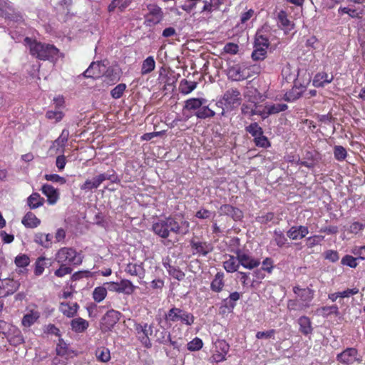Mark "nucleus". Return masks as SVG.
I'll list each match as a JSON object with an SVG mask.
<instances>
[{"instance_id":"1","label":"nucleus","mask_w":365,"mask_h":365,"mask_svg":"<svg viewBox=\"0 0 365 365\" xmlns=\"http://www.w3.org/2000/svg\"><path fill=\"white\" fill-rule=\"evenodd\" d=\"M152 230L158 236L166 239L170 233L184 236L189 232L190 222L183 217L169 216L153 222Z\"/></svg>"},{"instance_id":"2","label":"nucleus","mask_w":365,"mask_h":365,"mask_svg":"<svg viewBox=\"0 0 365 365\" xmlns=\"http://www.w3.org/2000/svg\"><path fill=\"white\" fill-rule=\"evenodd\" d=\"M24 42L30 53L39 60L55 61L59 57V51L53 45L38 42L29 37L24 38Z\"/></svg>"},{"instance_id":"3","label":"nucleus","mask_w":365,"mask_h":365,"mask_svg":"<svg viewBox=\"0 0 365 365\" xmlns=\"http://www.w3.org/2000/svg\"><path fill=\"white\" fill-rule=\"evenodd\" d=\"M165 320L170 325L180 323L186 326L194 324L195 317L185 309L173 307L165 314Z\"/></svg>"},{"instance_id":"4","label":"nucleus","mask_w":365,"mask_h":365,"mask_svg":"<svg viewBox=\"0 0 365 365\" xmlns=\"http://www.w3.org/2000/svg\"><path fill=\"white\" fill-rule=\"evenodd\" d=\"M55 260L60 264L79 265L82 262V257L73 248L63 247L56 254Z\"/></svg>"},{"instance_id":"5","label":"nucleus","mask_w":365,"mask_h":365,"mask_svg":"<svg viewBox=\"0 0 365 365\" xmlns=\"http://www.w3.org/2000/svg\"><path fill=\"white\" fill-rule=\"evenodd\" d=\"M105 180H110L112 182H115L118 180V177L113 170L101 173L93 178L92 180H86L85 182L80 186V188L85 191L98 188Z\"/></svg>"},{"instance_id":"6","label":"nucleus","mask_w":365,"mask_h":365,"mask_svg":"<svg viewBox=\"0 0 365 365\" xmlns=\"http://www.w3.org/2000/svg\"><path fill=\"white\" fill-rule=\"evenodd\" d=\"M259 73V68L255 66H235L231 67L228 71V76L233 81H240L250 77L251 73Z\"/></svg>"},{"instance_id":"7","label":"nucleus","mask_w":365,"mask_h":365,"mask_svg":"<svg viewBox=\"0 0 365 365\" xmlns=\"http://www.w3.org/2000/svg\"><path fill=\"white\" fill-rule=\"evenodd\" d=\"M148 12L145 15L144 24L151 27L160 23L164 17L163 11L160 7L154 4L147 5Z\"/></svg>"},{"instance_id":"8","label":"nucleus","mask_w":365,"mask_h":365,"mask_svg":"<svg viewBox=\"0 0 365 365\" xmlns=\"http://www.w3.org/2000/svg\"><path fill=\"white\" fill-rule=\"evenodd\" d=\"M233 252L237 256L240 265L246 269H252L260 264V260L253 257L248 250L237 248Z\"/></svg>"},{"instance_id":"9","label":"nucleus","mask_w":365,"mask_h":365,"mask_svg":"<svg viewBox=\"0 0 365 365\" xmlns=\"http://www.w3.org/2000/svg\"><path fill=\"white\" fill-rule=\"evenodd\" d=\"M268 47V38L262 35H257L254 44V51L252 53V59L255 61L263 60L266 56Z\"/></svg>"},{"instance_id":"10","label":"nucleus","mask_w":365,"mask_h":365,"mask_svg":"<svg viewBox=\"0 0 365 365\" xmlns=\"http://www.w3.org/2000/svg\"><path fill=\"white\" fill-rule=\"evenodd\" d=\"M135 329L138 339L146 348H150L152 344L149 339V335L153 333V326L147 323H140L135 324Z\"/></svg>"},{"instance_id":"11","label":"nucleus","mask_w":365,"mask_h":365,"mask_svg":"<svg viewBox=\"0 0 365 365\" xmlns=\"http://www.w3.org/2000/svg\"><path fill=\"white\" fill-rule=\"evenodd\" d=\"M230 349L229 344L224 339H217L214 343L212 358L216 362H221L225 360L226 355Z\"/></svg>"},{"instance_id":"12","label":"nucleus","mask_w":365,"mask_h":365,"mask_svg":"<svg viewBox=\"0 0 365 365\" xmlns=\"http://www.w3.org/2000/svg\"><path fill=\"white\" fill-rule=\"evenodd\" d=\"M3 334L12 346H16L24 342L21 330L14 325L10 324L6 331H4Z\"/></svg>"},{"instance_id":"13","label":"nucleus","mask_w":365,"mask_h":365,"mask_svg":"<svg viewBox=\"0 0 365 365\" xmlns=\"http://www.w3.org/2000/svg\"><path fill=\"white\" fill-rule=\"evenodd\" d=\"M293 292L306 309L310 307L311 302L314 298L312 289L309 288L302 289L299 286H295L293 287Z\"/></svg>"},{"instance_id":"14","label":"nucleus","mask_w":365,"mask_h":365,"mask_svg":"<svg viewBox=\"0 0 365 365\" xmlns=\"http://www.w3.org/2000/svg\"><path fill=\"white\" fill-rule=\"evenodd\" d=\"M225 105L232 108L241 103V93L237 88H231L225 91L222 97Z\"/></svg>"},{"instance_id":"15","label":"nucleus","mask_w":365,"mask_h":365,"mask_svg":"<svg viewBox=\"0 0 365 365\" xmlns=\"http://www.w3.org/2000/svg\"><path fill=\"white\" fill-rule=\"evenodd\" d=\"M288 108L285 103H266L259 115L263 118H267L269 115L277 114L282 111H284Z\"/></svg>"},{"instance_id":"16","label":"nucleus","mask_w":365,"mask_h":365,"mask_svg":"<svg viewBox=\"0 0 365 365\" xmlns=\"http://www.w3.org/2000/svg\"><path fill=\"white\" fill-rule=\"evenodd\" d=\"M106 72V66L100 62H93L84 71L83 76L86 78H98Z\"/></svg>"},{"instance_id":"17","label":"nucleus","mask_w":365,"mask_h":365,"mask_svg":"<svg viewBox=\"0 0 365 365\" xmlns=\"http://www.w3.org/2000/svg\"><path fill=\"white\" fill-rule=\"evenodd\" d=\"M309 233V228L304 225L292 226L287 231V236L292 240H298L305 237Z\"/></svg>"},{"instance_id":"18","label":"nucleus","mask_w":365,"mask_h":365,"mask_svg":"<svg viewBox=\"0 0 365 365\" xmlns=\"http://www.w3.org/2000/svg\"><path fill=\"white\" fill-rule=\"evenodd\" d=\"M41 190L46 196L48 204L54 205L57 202L59 198V192L53 186L49 184H44Z\"/></svg>"},{"instance_id":"19","label":"nucleus","mask_w":365,"mask_h":365,"mask_svg":"<svg viewBox=\"0 0 365 365\" xmlns=\"http://www.w3.org/2000/svg\"><path fill=\"white\" fill-rule=\"evenodd\" d=\"M357 359V350L354 348H347L337 355V360L343 364H353Z\"/></svg>"},{"instance_id":"20","label":"nucleus","mask_w":365,"mask_h":365,"mask_svg":"<svg viewBox=\"0 0 365 365\" xmlns=\"http://www.w3.org/2000/svg\"><path fill=\"white\" fill-rule=\"evenodd\" d=\"M219 212L221 215L230 216L235 220H240L242 217V213L238 208L228 204L222 205L220 207Z\"/></svg>"},{"instance_id":"21","label":"nucleus","mask_w":365,"mask_h":365,"mask_svg":"<svg viewBox=\"0 0 365 365\" xmlns=\"http://www.w3.org/2000/svg\"><path fill=\"white\" fill-rule=\"evenodd\" d=\"M277 23L279 26L285 32H288L294 29V23L288 18L287 14L284 11H280L278 13Z\"/></svg>"},{"instance_id":"22","label":"nucleus","mask_w":365,"mask_h":365,"mask_svg":"<svg viewBox=\"0 0 365 365\" xmlns=\"http://www.w3.org/2000/svg\"><path fill=\"white\" fill-rule=\"evenodd\" d=\"M191 247L194 250V254L197 253L202 256H206L212 250V245L206 242L192 241Z\"/></svg>"},{"instance_id":"23","label":"nucleus","mask_w":365,"mask_h":365,"mask_svg":"<svg viewBox=\"0 0 365 365\" xmlns=\"http://www.w3.org/2000/svg\"><path fill=\"white\" fill-rule=\"evenodd\" d=\"M125 272L131 276L138 277L140 279H143L145 276V269L142 263H128Z\"/></svg>"},{"instance_id":"24","label":"nucleus","mask_w":365,"mask_h":365,"mask_svg":"<svg viewBox=\"0 0 365 365\" xmlns=\"http://www.w3.org/2000/svg\"><path fill=\"white\" fill-rule=\"evenodd\" d=\"M271 243H274L279 248L289 247V243L284 232L279 229H275L273 232L272 240Z\"/></svg>"},{"instance_id":"25","label":"nucleus","mask_w":365,"mask_h":365,"mask_svg":"<svg viewBox=\"0 0 365 365\" xmlns=\"http://www.w3.org/2000/svg\"><path fill=\"white\" fill-rule=\"evenodd\" d=\"M297 323L299 326V331L302 334L308 336L312 334L313 327L311 319L308 317H300L297 320Z\"/></svg>"},{"instance_id":"26","label":"nucleus","mask_w":365,"mask_h":365,"mask_svg":"<svg viewBox=\"0 0 365 365\" xmlns=\"http://www.w3.org/2000/svg\"><path fill=\"white\" fill-rule=\"evenodd\" d=\"M333 78L334 77L332 75L329 76L325 72L318 73L315 75L312 84L317 88L324 87L325 85L331 83Z\"/></svg>"},{"instance_id":"27","label":"nucleus","mask_w":365,"mask_h":365,"mask_svg":"<svg viewBox=\"0 0 365 365\" xmlns=\"http://www.w3.org/2000/svg\"><path fill=\"white\" fill-rule=\"evenodd\" d=\"M132 2V0H113L108 6V12L118 10L120 12L125 11Z\"/></svg>"},{"instance_id":"28","label":"nucleus","mask_w":365,"mask_h":365,"mask_svg":"<svg viewBox=\"0 0 365 365\" xmlns=\"http://www.w3.org/2000/svg\"><path fill=\"white\" fill-rule=\"evenodd\" d=\"M207 100L205 98H192L185 102L184 109L187 110H198L200 107L205 105Z\"/></svg>"},{"instance_id":"29","label":"nucleus","mask_w":365,"mask_h":365,"mask_svg":"<svg viewBox=\"0 0 365 365\" xmlns=\"http://www.w3.org/2000/svg\"><path fill=\"white\" fill-rule=\"evenodd\" d=\"M78 308L79 306L76 302L71 304L61 302L59 307L60 311L68 317H73L76 314Z\"/></svg>"},{"instance_id":"30","label":"nucleus","mask_w":365,"mask_h":365,"mask_svg":"<svg viewBox=\"0 0 365 365\" xmlns=\"http://www.w3.org/2000/svg\"><path fill=\"white\" fill-rule=\"evenodd\" d=\"M240 262L237 256L228 255L227 259L223 262L224 269L230 273L237 271Z\"/></svg>"},{"instance_id":"31","label":"nucleus","mask_w":365,"mask_h":365,"mask_svg":"<svg viewBox=\"0 0 365 365\" xmlns=\"http://www.w3.org/2000/svg\"><path fill=\"white\" fill-rule=\"evenodd\" d=\"M120 315L119 312L110 309L106 312L103 320L108 327H113L119 321Z\"/></svg>"},{"instance_id":"32","label":"nucleus","mask_w":365,"mask_h":365,"mask_svg":"<svg viewBox=\"0 0 365 365\" xmlns=\"http://www.w3.org/2000/svg\"><path fill=\"white\" fill-rule=\"evenodd\" d=\"M225 286L224 273L217 272L210 284V289L215 292H220Z\"/></svg>"},{"instance_id":"33","label":"nucleus","mask_w":365,"mask_h":365,"mask_svg":"<svg viewBox=\"0 0 365 365\" xmlns=\"http://www.w3.org/2000/svg\"><path fill=\"white\" fill-rule=\"evenodd\" d=\"M39 317L40 313L38 311L31 310L22 318L21 324L25 327H30L39 319Z\"/></svg>"},{"instance_id":"34","label":"nucleus","mask_w":365,"mask_h":365,"mask_svg":"<svg viewBox=\"0 0 365 365\" xmlns=\"http://www.w3.org/2000/svg\"><path fill=\"white\" fill-rule=\"evenodd\" d=\"M22 224L29 228H35L38 227L41 220L31 212H27L21 220Z\"/></svg>"},{"instance_id":"35","label":"nucleus","mask_w":365,"mask_h":365,"mask_svg":"<svg viewBox=\"0 0 365 365\" xmlns=\"http://www.w3.org/2000/svg\"><path fill=\"white\" fill-rule=\"evenodd\" d=\"M197 86V82L182 79L179 83V91L183 95H187L192 92Z\"/></svg>"},{"instance_id":"36","label":"nucleus","mask_w":365,"mask_h":365,"mask_svg":"<svg viewBox=\"0 0 365 365\" xmlns=\"http://www.w3.org/2000/svg\"><path fill=\"white\" fill-rule=\"evenodd\" d=\"M88 322L86 319L78 317L71 321V326L75 332H83L88 327Z\"/></svg>"},{"instance_id":"37","label":"nucleus","mask_w":365,"mask_h":365,"mask_svg":"<svg viewBox=\"0 0 365 365\" xmlns=\"http://www.w3.org/2000/svg\"><path fill=\"white\" fill-rule=\"evenodd\" d=\"M44 199L42 197H41V195L38 192L32 193L27 198V204L29 207L32 210L36 209L42 206L44 203Z\"/></svg>"},{"instance_id":"38","label":"nucleus","mask_w":365,"mask_h":365,"mask_svg":"<svg viewBox=\"0 0 365 365\" xmlns=\"http://www.w3.org/2000/svg\"><path fill=\"white\" fill-rule=\"evenodd\" d=\"M204 5L202 8V12L212 13L219 9L220 6L224 2L221 0H204Z\"/></svg>"},{"instance_id":"39","label":"nucleus","mask_w":365,"mask_h":365,"mask_svg":"<svg viewBox=\"0 0 365 365\" xmlns=\"http://www.w3.org/2000/svg\"><path fill=\"white\" fill-rule=\"evenodd\" d=\"M69 137V131L67 129H63L60 136L53 142V145L51 148H56L57 150L59 148H63L67 143Z\"/></svg>"},{"instance_id":"40","label":"nucleus","mask_w":365,"mask_h":365,"mask_svg":"<svg viewBox=\"0 0 365 365\" xmlns=\"http://www.w3.org/2000/svg\"><path fill=\"white\" fill-rule=\"evenodd\" d=\"M155 68V61L153 56L147 57L142 63L141 74L146 75L154 71Z\"/></svg>"},{"instance_id":"41","label":"nucleus","mask_w":365,"mask_h":365,"mask_svg":"<svg viewBox=\"0 0 365 365\" xmlns=\"http://www.w3.org/2000/svg\"><path fill=\"white\" fill-rule=\"evenodd\" d=\"M163 265L166 270L168 271V274L174 279H176L179 281L182 280L184 279L185 274L179 268L172 266L167 262H164Z\"/></svg>"},{"instance_id":"42","label":"nucleus","mask_w":365,"mask_h":365,"mask_svg":"<svg viewBox=\"0 0 365 365\" xmlns=\"http://www.w3.org/2000/svg\"><path fill=\"white\" fill-rule=\"evenodd\" d=\"M48 261L49 259L44 257H40L36 259L34 269V274L36 276L41 275L45 269V267L51 265V263H49Z\"/></svg>"},{"instance_id":"43","label":"nucleus","mask_w":365,"mask_h":365,"mask_svg":"<svg viewBox=\"0 0 365 365\" xmlns=\"http://www.w3.org/2000/svg\"><path fill=\"white\" fill-rule=\"evenodd\" d=\"M119 293H123L129 295L134 292L137 287L133 285L130 280L122 279L119 282Z\"/></svg>"},{"instance_id":"44","label":"nucleus","mask_w":365,"mask_h":365,"mask_svg":"<svg viewBox=\"0 0 365 365\" xmlns=\"http://www.w3.org/2000/svg\"><path fill=\"white\" fill-rule=\"evenodd\" d=\"M302 92V88L294 87L284 94V100L287 102H293L301 97Z\"/></svg>"},{"instance_id":"45","label":"nucleus","mask_w":365,"mask_h":365,"mask_svg":"<svg viewBox=\"0 0 365 365\" xmlns=\"http://www.w3.org/2000/svg\"><path fill=\"white\" fill-rule=\"evenodd\" d=\"M241 294L237 292H232L229 297L223 300V304L228 309H233L236 305V302L240 299Z\"/></svg>"},{"instance_id":"46","label":"nucleus","mask_w":365,"mask_h":365,"mask_svg":"<svg viewBox=\"0 0 365 365\" xmlns=\"http://www.w3.org/2000/svg\"><path fill=\"white\" fill-rule=\"evenodd\" d=\"M319 315L327 317L331 314L338 315L339 314V308L336 305L324 306L317 309Z\"/></svg>"},{"instance_id":"47","label":"nucleus","mask_w":365,"mask_h":365,"mask_svg":"<svg viewBox=\"0 0 365 365\" xmlns=\"http://www.w3.org/2000/svg\"><path fill=\"white\" fill-rule=\"evenodd\" d=\"M92 296L96 302H101L107 296V289L103 286L97 287L93 289Z\"/></svg>"},{"instance_id":"48","label":"nucleus","mask_w":365,"mask_h":365,"mask_svg":"<svg viewBox=\"0 0 365 365\" xmlns=\"http://www.w3.org/2000/svg\"><path fill=\"white\" fill-rule=\"evenodd\" d=\"M96 356L97 359L102 362H108L110 359V351L108 348L101 346L96 349Z\"/></svg>"},{"instance_id":"49","label":"nucleus","mask_w":365,"mask_h":365,"mask_svg":"<svg viewBox=\"0 0 365 365\" xmlns=\"http://www.w3.org/2000/svg\"><path fill=\"white\" fill-rule=\"evenodd\" d=\"M215 115V112L212 109L209 108L208 106H202L200 108L196 111L195 115L200 119H205L207 118L213 117Z\"/></svg>"},{"instance_id":"50","label":"nucleus","mask_w":365,"mask_h":365,"mask_svg":"<svg viewBox=\"0 0 365 365\" xmlns=\"http://www.w3.org/2000/svg\"><path fill=\"white\" fill-rule=\"evenodd\" d=\"M155 336L156 341L162 344H168V341H170V334L165 329L157 331Z\"/></svg>"},{"instance_id":"51","label":"nucleus","mask_w":365,"mask_h":365,"mask_svg":"<svg viewBox=\"0 0 365 365\" xmlns=\"http://www.w3.org/2000/svg\"><path fill=\"white\" fill-rule=\"evenodd\" d=\"M347 151L345 148L341 145H335L334 147V156L338 161H343L347 157Z\"/></svg>"},{"instance_id":"52","label":"nucleus","mask_w":365,"mask_h":365,"mask_svg":"<svg viewBox=\"0 0 365 365\" xmlns=\"http://www.w3.org/2000/svg\"><path fill=\"white\" fill-rule=\"evenodd\" d=\"M56 354L61 357H67L69 354L68 346L63 339H59L56 349Z\"/></svg>"},{"instance_id":"53","label":"nucleus","mask_w":365,"mask_h":365,"mask_svg":"<svg viewBox=\"0 0 365 365\" xmlns=\"http://www.w3.org/2000/svg\"><path fill=\"white\" fill-rule=\"evenodd\" d=\"M246 131L255 138L263 134L262 128L257 123H252L250 125L247 126Z\"/></svg>"},{"instance_id":"54","label":"nucleus","mask_w":365,"mask_h":365,"mask_svg":"<svg viewBox=\"0 0 365 365\" xmlns=\"http://www.w3.org/2000/svg\"><path fill=\"white\" fill-rule=\"evenodd\" d=\"M255 108H256V104H253V103L243 104L241 108V110L244 115H250V116H252V115H255L257 114L259 115L260 111L259 112L256 111Z\"/></svg>"},{"instance_id":"55","label":"nucleus","mask_w":365,"mask_h":365,"mask_svg":"<svg viewBox=\"0 0 365 365\" xmlns=\"http://www.w3.org/2000/svg\"><path fill=\"white\" fill-rule=\"evenodd\" d=\"M287 309L290 311H304L306 309L301 304L298 299H289L287 302Z\"/></svg>"},{"instance_id":"56","label":"nucleus","mask_w":365,"mask_h":365,"mask_svg":"<svg viewBox=\"0 0 365 365\" xmlns=\"http://www.w3.org/2000/svg\"><path fill=\"white\" fill-rule=\"evenodd\" d=\"M125 89L126 85L125 83H120L111 90L110 95L113 98L118 99L123 96Z\"/></svg>"},{"instance_id":"57","label":"nucleus","mask_w":365,"mask_h":365,"mask_svg":"<svg viewBox=\"0 0 365 365\" xmlns=\"http://www.w3.org/2000/svg\"><path fill=\"white\" fill-rule=\"evenodd\" d=\"M29 262V257L26 255H19L15 258V264L19 267H26Z\"/></svg>"},{"instance_id":"58","label":"nucleus","mask_w":365,"mask_h":365,"mask_svg":"<svg viewBox=\"0 0 365 365\" xmlns=\"http://www.w3.org/2000/svg\"><path fill=\"white\" fill-rule=\"evenodd\" d=\"M358 259L357 258H355L351 255H345L342 259H341V263L343 264V265H346V266H348L351 268H355L357 267L358 264L356 262V259Z\"/></svg>"},{"instance_id":"59","label":"nucleus","mask_w":365,"mask_h":365,"mask_svg":"<svg viewBox=\"0 0 365 365\" xmlns=\"http://www.w3.org/2000/svg\"><path fill=\"white\" fill-rule=\"evenodd\" d=\"M202 346V341L200 338L195 337L187 344V349L190 351H198Z\"/></svg>"},{"instance_id":"60","label":"nucleus","mask_w":365,"mask_h":365,"mask_svg":"<svg viewBox=\"0 0 365 365\" xmlns=\"http://www.w3.org/2000/svg\"><path fill=\"white\" fill-rule=\"evenodd\" d=\"M12 10V4L8 0H0V16H4Z\"/></svg>"},{"instance_id":"61","label":"nucleus","mask_w":365,"mask_h":365,"mask_svg":"<svg viewBox=\"0 0 365 365\" xmlns=\"http://www.w3.org/2000/svg\"><path fill=\"white\" fill-rule=\"evenodd\" d=\"M44 178L48 181L57 182L61 185H63L66 182V180L63 177H61L57 174H46Z\"/></svg>"},{"instance_id":"62","label":"nucleus","mask_w":365,"mask_h":365,"mask_svg":"<svg viewBox=\"0 0 365 365\" xmlns=\"http://www.w3.org/2000/svg\"><path fill=\"white\" fill-rule=\"evenodd\" d=\"M46 116L50 120H55L58 122L62 120L63 113L60 110H48L46 112Z\"/></svg>"},{"instance_id":"63","label":"nucleus","mask_w":365,"mask_h":365,"mask_svg":"<svg viewBox=\"0 0 365 365\" xmlns=\"http://www.w3.org/2000/svg\"><path fill=\"white\" fill-rule=\"evenodd\" d=\"M274 219V214L273 212H267L264 215L258 216L256 218L257 222L261 224L266 225L269 222H272Z\"/></svg>"},{"instance_id":"64","label":"nucleus","mask_w":365,"mask_h":365,"mask_svg":"<svg viewBox=\"0 0 365 365\" xmlns=\"http://www.w3.org/2000/svg\"><path fill=\"white\" fill-rule=\"evenodd\" d=\"M351 253L358 257V259H365V245L355 246L351 250Z\"/></svg>"}]
</instances>
